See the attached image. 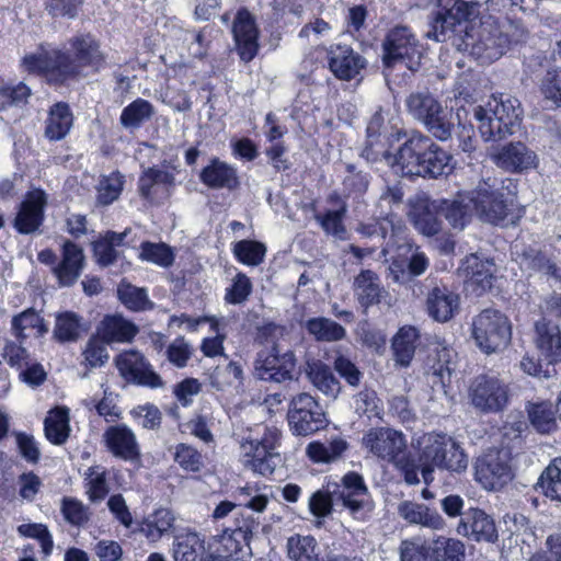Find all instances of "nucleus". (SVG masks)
Returning a JSON list of instances; mask_svg holds the SVG:
<instances>
[{
	"label": "nucleus",
	"instance_id": "obj_1",
	"mask_svg": "<svg viewBox=\"0 0 561 561\" xmlns=\"http://www.w3.org/2000/svg\"><path fill=\"white\" fill-rule=\"evenodd\" d=\"M73 51L70 57L51 44H41L36 51L26 54L21 66L28 73L41 75L53 83H64L81 73L82 68L99 71L105 62L100 43L90 33L77 34L69 39Z\"/></svg>",
	"mask_w": 561,
	"mask_h": 561
},
{
	"label": "nucleus",
	"instance_id": "obj_2",
	"mask_svg": "<svg viewBox=\"0 0 561 561\" xmlns=\"http://www.w3.org/2000/svg\"><path fill=\"white\" fill-rule=\"evenodd\" d=\"M453 156L428 136L412 133L393 156L391 168L403 176L437 179L453 169Z\"/></svg>",
	"mask_w": 561,
	"mask_h": 561
},
{
	"label": "nucleus",
	"instance_id": "obj_3",
	"mask_svg": "<svg viewBox=\"0 0 561 561\" xmlns=\"http://www.w3.org/2000/svg\"><path fill=\"white\" fill-rule=\"evenodd\" d=\"M285 329L274 323H267L260 329L259 336L266 344H271L270 352L261 351L254 360L255 378L282 383L294 379L297 360L290 350H285L284 342Z\"/></svg>",
	"mask_w": 561,
	"mask_h": 561
},
{
	"label": "nucleus",
	"instance_id": "obj_4",
	"mask_svg": "<svg viewBox=\"0 0 561 561\" xmlns=\"http://www.w3.org/2000/svg\"><path fill=\"white\" fill-rule=\"evenodd\" d=\"M523 111L520 102L511 95H493L484 105L473 108V116L482 138L500 140L514 133Z\"/></svg>",
	"mask_w": 561,
	"mask_h": 561
},
{
	"label": "nucleus",
	"instance_id": "obj_5",
	"mask_svg": "<svg viewBox=\"0 0 561 561\" xmlns=\"http://www.w3.org/2000/svg\"><path fill=\"white\" fill-rule=\"evenodd\" d=\"M422 477L426 484L433 481L434 468L460 473L468 467V457L451 437L445 434H427L421 454Z\"/></svg>",
	"mask_w": 561,
	"mask_h": 561
},
{
	"label": "nucleus",
	"instance_id": "obj_6",
	"mask_svg": "<svg viewBox=\"0 0 561 561\" xmlns=\"http://www.w3.org/2000/svg\"><path fill=\"white\" fill-rule=\"evenodd\" d=\"M463 43L471 54L481 62H492L499 59L508 46V37L499 23L488 16L478 24L471 22L465 28Z\"/></svg>",
	"mask_w": 561,
	"mask_h": 561
},
{
	"label": "nucleus",
	"instance_id": "obj_7",
	"mask_svg": "<svg viewBox=\"0 0 561 561\" xmlns=\"http://www.w3.org/2000/svg\"><path fill=\"white\" fill-rule=\"evenodd\" d=\"M421 46L411 28L396 26L390 30L382 42V62L385 76L397 66L410 71H416L421 64Z\"/></svg>",
	"mask_w": 561,
	"mask_h": 561
},
{
	"label": "nucleus",
	"instance_id": "obj_8",
	"mask_svg": "<svg viewBox=\"0 0 561 561\" xmlns=\"http://www.w3.org/2000/svg\"><path fill=\"white\" fill-rule=\"evenodd\" d=\"M477 14V4L465 0H436V11L428 21L425 36L437 43L451 38L462 23Z\"/></svg>",
	"mask_w": 561,
	"mask_h": 561
},
{
	"label": "nucleus",
	"instance_id": "obj_9",
	"mask_svg": "<svg viewBox=\"0 0 561 561\" xmlns=\"http://www.w3.org/2000/svg\"><path fill=\"white\" fill-rule=\"evenodd\" d=\"M409 113L422 122L434 137L444 141L450 138L454 124L451 112L427 91L411 93L405 101Z\"/></svg>",
	"mask_w": 561,
	"mask_h": 561
},
{
	"label": "nucleus",
	"instance_id": "obj_10",
	"mask_svg": "<svg viewBox=\"0 0 561 561\" xmlns=\"http://www.w3.org/2000/svg\"><path fill=\"white\" fill-rule=\"evenodd\" d=\"M472 335L478 347L486 354L505 348L511 341V324L505 314L485 309L472 322Z\"/></svg>",
	"mask_w": 561,
	"mask_h": 561
},
{
	"label": "nucleus",
	"instance_id": "obj_11",
	"mask_svg": "<svg viewBox=\"0 0 561 561\" xmlns=\"http://www.w3.org/2000/svg\"><path fill=\"white\" fill-rule=\"evenodd\" d=\"M277 446L278 434L275 432L265 433L260 439L247 438L240 445V460L244 468L253 472L272 474L280 460Z\"/></svg>",
	"mask_w": 561,
	"mask_h": 561
},
{
	"label": "nucleus",
	"instance_id": "obj_12",
	"mask_svg": "<svg viewBox=\"0 0 561 561\" xmlns=\"http://www.w3.org/2000/svg\"><path fill=\"white\" fill-rule=\"evenodd\" d=\"M287 416L290 430L300 436H308L324 428L328 422L322 407L307 392L293 397Z\"/></svg>",
	"mask_w": 561,
	"mask_h": 561
},
{
	"label": "nucleus",
	"instance_id": "obj_13",
	"mask_svg": "<svg viewBox=\"0 0 561 561\" xmlns=\"http://www.w3.org/2000/svg\"><path fill=\"white\" fill-rule=\"evenodd\" d=\"M471 405L482 413H496L508 403V385L496 376L480 375L468 391Z\"/></svg>",
	"mask_w": 561,
	"mask_h": 561
},
{
	"label": "nucleus",
	"instance_id": "obj_14",
	"mask_svg": "<svg viewBox=\"0 0 561 561\" xmlns=\"http://www.w3.org/2000/svg\"><path fill=\"white\" fill-rule=\"evenodd\" d=\"M363 446L378 459L392 465H403L408 453L405 436L390 427L370 428L363 436Z\"/></svg>",
	"mask_w": 561,
	"mask_h": 561
},
{
	"label": "nucleus",
	"instance_id": "obj_15",
	"mask_svg": "<svg viewBox=\"0 0 561 561\" xmlns=\"http://www.w3.org/2000/svg\"><path fill=\"white\" fill-rule=\"evenodd\" d=\"M403 192L399 186L387 187L380 195L379 208L381 220L362 225L358 231L366 237L386 238L388 230H391V236H399L403 229L402 220L396 215V209L401 207Z\"/></svg>",
	"mask_w": 561,
	"mask_h": 561
},
{
	"label": "nucleus",
	"instance_id": "obj_16",
	"mask_svg": "<svg viewBox=\"0 0 561 561\" xmlns=\"http://www.w3.org/2000/svg\"><path fill=\"white\" fill-rule=\"evenodd\" d=\"M476 479L485 490H499L512 479L506 450L490 449L476 461Z\"/></svg>",
	"mask_w": 561,
	"mask_h": 561
},
{
	"label": "nucleus",
	"instance_id": "obj_17",
	"mask_svg": "<svg viewBox=\"0 0 561 561\" xmlns=\"http://www.w3.org/2000/svg\"><path fill=\"white\" fill-rule=\"evenodd\" d=\"M121 375L128 381L152 389L162 388L164 382L145 356L137 351H128L116 357Z\"/></svg>",
	"mask_w": 561,
	"mask_h": 561
},
{
	"label": "nucleus",
	"instance_id": "obj_18",
	"mask_svg": "<svg viewBox=\"0 0 561 561\" xmlns=\"http://www.w3.org/2000/svg\"><path fill=\"white\" fill-rule=\"evenodd\" d=\"M339 499L351 515L364 520L371 513V500L364 479L356 472H348L342 479Z\"/></svg>",
	"mask_w": 561,
	"mask_h": 561
},
{
	"label": "nucleus",
	"instance_id": "obj_19",
	"mask_svg": "<svg viewBox=\"0 0 561 561\" xmlns=\"http://www.w3.org/2000/svg\"><path fill=\"white\" fill-rule=\"evenodd\" d=\"M232 34L241 60L251 61L259 51V28L254 16L247 9H240L236 13Z\"/></svg>",
	"mask_w": 561,
	"mask_h": 561
},
{
	"label": "nucleus",
	"instance_id": "obj_20",
	"mask_svg": "<svg viewBox=\"0 0 561 561\" xmlns=\"http://www.w3.org/2000/svg\"><path fill=\"white\" fill-rule=\"evenodd\" d=\"M106 449L116 458L128 462L140 460V448L134 432L125 424L112 425L103 433Z\"/></svg>",
	"mask_w": 561,
	"mask_h": 561
},
{
	"label": "nucleus",
	"instance_id": "obj_21",
	"mask_svg": "<svg viewBox=\"0 0 561 561\" xmlns=\"http://www.w3.org/2000/svg\"><path fill=\"white\" fill-rule=\"evenodd\" d=\"M474 214L482 221L493 225L501 224L508 214V205L500 194L493 190L488 183L480 185L472 192Z\"/></svg>",
	"mask_w": 561,
	"mask_h": 561
},
{
	"label": "nucleus",
	"instance_id": "obj_22",
	"mask_svg": "<svg viewBox=\"0 0 561 561\" xmlns=\"http://www.w3.org/2000/svg\"><path fill=\"white\" fill-rule=\"evenodd\" d=\"M493 260L482 259L478 253L467 256L460 270L466 277L468 293L479 297L492 287Z\"/></svg>",
	"mask_w": 561,
	"mask_h": 561
},
{
	"label": "nucleus",
	"instance_id": "obj_23",
	"mask_svg": "<svg viewBox=\"0 0 561 561\" xmlns=\"http://www.w3.org/2000/svg\"><path fill=\"white\" fill-rule=\"evenodd\" d=\"M494 163L512 173H520L534 169L538 164L536 152L520 141L510 142L493 154Z\"/></svg>",
	"mask_w": 561,
	"mask_h": 561
},
{
	"label": "nucleus",
	"instance_id": "obj_24",
	"mask_svg": "<svg viewBox=\"0 0 561 561\" xmlns=\"http://www.w3.org/2000/svg\"><path fill=\"white\" fill-rule=\"evenodd\" d=\"M366 133L367 139L362 157L368 162L378 161L383 158L390 164L393 156L389 154L386 149L388 125L386 124L385 113L381 110L371 116Z\"/></svg>",
	"mask_w": 561,
	"mask_h": 561
},
{
	"label": "nucleus",
	"instance_id": "obj_25",
	"mask_svg": "<svg viewBox=\"0 0 561 561\" xmlns=\"http://www.w3.org/2000/svg\"><path fill=\"white\" fill-rule=\"evenodd\" d=\"M457 533L476 541L494 542L497 539L494 520L480 508L463 512Z\"/></svg>",
	"mask_w": 561,
	"mask_h": 561
},
{
	"label": "nucleus",
	"instance_id": "obj_26",
	"mask_svg": "<svg viewBox=\"0 0 561 561\" xmlns=\"http://www.w3.org/2000/svg\"><path fill=\"white\" fill-rule=\"evenodd\" d=\"M365 66V58L347 45L332 46L329 51L330 70L341 80L355 78Z\"/></svg>",
	"mask_w": 561,
	"mask_h": 561
},
{
	"label": "nucleus",
	"instance_id": "obj_27",
	"mask_svg": "<svg viewBox=\"0 0 561 561\" xmlns=\"http://www.w3.org/2000/svg\"><path fill=\"white\" fill-rule=\"evenodd\" d=\"M45 205L46 195L43 191L28 193L14 220L16 230L25 234L36 231L42 225Z\"/></svg>",
	"mask_w": 561,
	"mask_h": 561
},
{
	"label": "nucleus",
	"instance_id": "obj_28",
	"mask_svg": "<svg viewBox=\"0 0 561 561\" xmlns=\"http://www.w3.org/2000/svg\"><path fill=\"white\" fill-rule=\"evenodd\" d=\"M201 182L211 190L227 188L232 191L240 184L238 170L234 165L213 158L199 173Z\"/></svg>",
	"mask_w": 561,
	"mask_h": 561
},
{
	"label": "nucleus",
	"instance_id": "obj_29",
	"mask_svg": "<svg viewBox=\"0 0 561 561\" xmlns=\"http://www.w3.org/2000/svg\"><path fill=\"white\" fill-rule=\"evenodd\" d=\"M438 201L428 197H419L410 209V218L421 233L425 236H434L440 229L438 215H442Z\"/></svg>",
	"mask_w": 561,
	"mask_h": 561
},
{
	"label": "nucleus",
	"instance_id": "obj_30",
	"mask_svg": "<svg viewBox=\"0 0 561 561\" xmlns=\"http://www.w3.org/2000/svg\"><path fill=\"white\" fill-rule=\"evenodd\" d=\"M535 342L549 364L561 362V330L546 318L535 323Z\"/></svg>",
	"mask_w": 561,
	"mask_h": 561
},
{
	"label": "nucleus",
	"instance_id": "obj_31",
	"mask_svg": "<svg viewBox=\"0 0 561 561\" xmlns=\"http://www.w3.org/2000/svg\"><path fill=\"white\" fill-rule=\"evenodd\" d=\"M252 536L249 525L239 526L234 529H225L221 535L214 537L209 543V550L217 556L224 557L225 561H230L237 554L243 545H248Z\"/></svg>",
	"mask_w": 561,
	"mask_h": 561
},
{
	"label": "nucleus",
	"instance_id": "obj_32",
	"mask_svg": "<svg viewBox=\"0 0 561 561\" xmlns=\"http://www.w3.org/2000/svg\"><path fill=\"white\" fill-rule=\"evenodd\" d=\"M438 204L442 215L457 230H462L474 213L472 192L458 194L451 201L438 199Z\"/></svg>",
	"mask_w": 561,
	"mask_h": 561
},
{
	"label": "nucleus",
	"instance_id": "obj_33",
	"mask_svg": "<svg viewBox=\"0 0 561 561\" xmlns=\"http://www.w3.org/2000/svg\"><path fill=\"white\" fill-rule=\"evenodd\" d=\"M138 328L122 316H106L96 328V334L106 343H129Z\"/></svg>",
	"mask_w": 561,
	"mask_h": 561
},
{
	"label": "nucleus",
	"instance_id": "obj_34",
	"mask_svg": "<svg viewBox=\"0 0 561 561\" xmlns=\"http://www.w3.org/2000/svg\"><path fill=\"white\" fill-rule=\"evenodd\" d=\"M208 551L204 538L196 531L187 529L174 537V561H204Z\"/></svg>",
	"mask_w": 561,
	"mask_h": 561
},
{
	"label": "nucleus",
	"instance_id": "obj_35",
	"mask_svg": "<svg viewBox=\"0 0 561 561\" xmlns=\"http://www.w3.org/2000/svg\"><path fill=\"white\" fill-rule=\"evenodd\" d=\"M354 295L358 304L367 309L370 306L381 302L387 296L386 289L381 286L378 275L369 270L362 271L354 280Z\"/></svg>",
	"mask_w": 561,
	"mask_h": 561
},
{
	"label": "nucleus",
	"instance_id": "obj_36",
	"mask_svg": "<svg viewBox=\"0 0 561 561\" xmlns=\"http://www.w3.org/2000/svg\"><path fill=\"white\" fill-rule=\"evenodd\" d=\"M89 331L88 322L73 311L56 314L53 337L59 343H75Z\"/></svg>",
	"mask_w": 561,
	"mask_h": 561
},
{
	"label": "nucleus",
	"instance_id": "obj_37",
	"mask_svg": "<svg viewBox=\"0 0 561 561\" xmlns=\"http://www.w3.org/2000/svg\"><path fill=\"white\" fill-rule=\"evenodd\" d=\"M73 126V114L65 102L54 104L45 122L44 135L50 141L64 139Z\"/></svg>",
	"mask_w": 561,
	"mask_h": 561
},
{
	"label": "nucleus",
	"instance_id": "obj_38",
	"mask_svg": "<svg viewBox=\"0 0 561 561\" xmlns=\"http://www.w3.org/2000/svg\"><path fill=\"white\" fill-rule=\"evenodd\" d=\"M306 374L311 383L330 400H335L341 391V383L331 368L319 359L308 360Z\"/></svg>",
	"mask_w": 561,
	"mask_h": 561
},
{
	"label": "nucleus",
	"instance_id": "obj_39",
	"mask_svg": "<svg viewBox=\"0 0 561 561\" xmlns=\"http://www.w3.org/2000/svg\"><path fill=\"white\" fill-rule=\"evenodd\" d=\"M34 332L37 337H42L48 332V327L44 319L34 309H27L14 316L11 320V333L20 343Z\"/></svg>",
	"mask_w": 561,
	"mask_h": 561
},
{
	"label": "nucleus",
	"instance_id": "obj_40",
	"mask_svg": "<svg viewBox=\"0 0 561 561\" xmlns=\"http://www.w3.org/2000/svg\"><path fill=\"white\" fill-rule=\"evenodd\" d=\"M457 308L458 296L446 288L435 287L427 296L426 309L428 316L435 321H448Z\"/></svg>",
	"mask_w": 561,
	"mask_h": 561
},
{
	"label": "nucleus",
	"instance_id": "obj_41",
	"mask_svg": "<svg viewBox=\"0 0 561 561\" xmlns=\"http://www.w3.org/2000/svg\"><path fill=\"white\" fill-rule=\"evenodd\" d=\"M173 183L174 176L170 172L158 168H148L139 178L138 191L144 198L152 201L160 191L167 192Z\"/></svg>",
	"mask_w": 561,
	"mask_h": 561
},
{
	"label": "nucleus",
	"instance_id": "obj_42",
	"mask_svg": "<svg viewBox=\"0 0 561 561\" xmlns=\"http://www.w3.org/2000/svg\"><path fill=\"white\" fill-rule=\"evenodd\" d=\"M416 328L408 325L402 327L392 339V352L396 363L402 367L410 366L419 340Z\"/></svg>",
	"mask_w": 561,
	"mask_h": 561
},
{
	"label": "nucleus",
	"instance_id": "obj_43",
	"mask_svg": "<svg viewBox=\"0 0 561 561\" xmlns=\"http://www.w3.org/2000/svg\"><path fill=\"white\" fill-rule=\"evenodd\" d=\"M61 262L54 267L60 285L70 286L79 277L83 266L81 248H61Z\"/></svg>",
	"mask_w": 561,
	"mask_h": 561
},
{
	"label": "nucleus",
	"instance_id": "obj_44",
	"mask_svg": "<svg viewBox=\"0 0 561 561\" xmlns=\"http://www.w3.org/2000/svg\"><path fill=\"white\" fill-rule=\"evenodd\" d=\"M69 410L65 407H58L49 411L44 421V431L46 438L55 444L62 445L69 437Z\"/></svg>",
	"mask_w": 561,
	"mask_h": 561
},
{
	"label": "nucleus",
	"instance_id": "obj_45",
	"mask_svg": "<svg viewBox=\"0 0 561 561\" xmlns=\"http://www.w3.org/2000/svg\"><path fill=\"white\" fill-rule=\"evenodd\" d=\"M209 385L217 391L238 390L243 385V369L237 362L217 366L209 375Z\"/></svg>",
	"mask_w": 561,
	"mask_h": 561
},
{
	"label": "nucleus",
	"instance_id": "obj_46",
	"mask_svg": "<svg viewBox=\"0 0 561 561\" xmlns=\"http://www.w3.org/2000/svg\"><path fill=\"white\" fill-rule=\"evenodd\" d=\"M174 514L164 507L156 510L141 524L140 533L150 541H158L174 524Z\"/></svg>",
	"mask_w": 561,
	"mask_h": 561
},
{
	"label": "nucleus",
	"instance_id": "obj_47",
	"mask_svg": "<svg viewBox=\"0 0 561 561\" xmlns=\"http://www.w3.org/2000/svg\"><path fill=\"white\" fill-rule=\"evenodd\" d=\"M153 114V105L149 101L138 98L123 108L119 123L124 128L135 130L149 121Z\"/></svg>",
	"mask_w": 561,
	"mask_h": 561
},
{
	"label": "nucleus",
	"instance_id": "obj_48",
	"mask_svg": "<svg viewBox=\"0 0 561 561\" xmlns=\"http://www.w3.org/2000/svg\"><path fill=\"white\" fill-rule=\"evenodd\" d=\"M117 297L126 308L133 311H145L153 308V302L149 299L147 290L136 287L125 279L117 286Z\"/></svg>",
	"mask_w": 561,
	"mask_h": 561
},
{
	"label": "nucleus",
	"instance_id": "obj_49",
	"mask_svg": "<svg viewBox=\"0 0 561 561\" xmlns=\"http://www.w3.org/2000/svg\"><path fill=\"white\" fill-rule=\"evenodd\" d=\"M432 561H462L465 545L457 539L438 537L430 547Z\"/></svg>",
	"mask_w": 561,
	"mask_h": 561
},
{
	"label": "nucleus",
	"instance_id": "obj_50",
	"mask_svg": "<svg viewBox=\"0 0 561 561\" xmlns=\"http://www.w3.org/2000/svg\"><path fill=\"white\" fill-rule=\"evenodd\" d=\"M346 448L347 443L344 439L335 438L328 443H310L307 454L316 462H331L339 459Z\"/></svg>",
	"mask_w": 561,
	"mask_h": 561
},
{
	"label": "nucleus",
	"instance_id": "obj_51",
	"mask_svg": "<svg viewBox=\"0 0 561 561\" xmlns=\"http://www.w3.org/2000/svg\"><path fill=\"white\" fill-rule=\"evenodd\" d=\"M538 485L546 496L561 502V457L554 458L542 471Z\"/></svg>",
	"mask_w": 561,
	"mask_h": 561
},
{
	"label": "nucleus",
	"instance_id": "obj_52",
	"mask_svg": "<svg viewBox=\"0 0 561 561\" xmlns=\"http://www.w3.org/2000/svg\"><path fill=\"white\" fill-rule=\"evenodd\" d=\"M306 328L319 341L333 342L345 336V329L328 318H312L308 320Z\"/></svg>",
	"mask_w": 561,
	"mask_h": 561
},
{
	"label": "nucleus",
	"instance_id": "obj_53",
	"mask_svg": "<svg viewBox=\"0 0 561 561\" xmlns=\"http://www.w3.org/2000/svg\"><path fill=\"white\" fill-rule=\"evenodd\" d=\"M287 549L288 557L294 561H322L317 551V541L312 537H290L287 541Z\"/></svg>",
	"mask_w": 561,
	"mask_h": 561
},
{
	"label": "nucleus",
	"instance_id": "obj_54",
	"mask_svg": "<svg viewBox=\"0 0 561 561\" xmlns=\"http://www.w3.org/2000/svg\"><path fill=\"white\" fill-rule=\"evenodd\" d=\"M123 179L124 176L119 172L102 176L96 186L98 204L107 206L116 201L123 191Z\"/></svg>",
	"mask_w": 561,
	"mask_h": 561
},
{
	"label": "nucleus",
	"instance_id": "obj_55",
	"mask_svg": "<svg viewBox=\"0 0 561 561\" xmlns=\"http://www.w3.org/2000/svg\"><path fill=\"white\" fill-rule=\"evenodd\" d=\"M528 415L531 425L541 434L551 433L557 428L556 411L549 402L533 404Z\"/></svg>",
	"mask_w": 561,
	"mask_h": 561
},
{
	"label": "nucleus",
	"instance_id": "obj_56",
	"mask_svg": "<svg viewBox=\"0 0 561 561\" xmlns=\"http://www.w3.org/2000/svg\"><path fill=\"white\" fill-rule=\"evenodd\" d=\"M174 461L185 471L198 472L204 467L202 454L187 444H178L174 447Z\"/></svg>",
	"mask_w": 561,
	"mask_h": 561
},
{
	"label": "nucleus",
	"instance_id": "obj_57",
	"mask_svg": "<svg viewBox=\"0 0 561 561\" xmlns=\"http://www.w3.org/2000/svg\"><path fill=\"white\" fill-rule=\"evenodd\" d=\"M252 291V284L250 278L243 274L238 273L230 287L226 289L225 301L230 305L243 304Z\"/></svg>",
	"mask_w": 561,
	"mask_h": 561
},
{
	"label": "nucleus",
	"instance_id": "obj_58",
	"mask_svg": "<svg viewBox=\"0 0 561 561\" xmlns=\"http://www.w3.org/2000/svg\"><path fill=\"white\" fill-rule=\"evenodd\" d=\"M106 343L95 333L91 336L83 351V357L87 364L92 367H101L108 359Z\"/></svg>",
	"mask_w": 561,
	"mask_h": 561
},
{
	"label": "nucleus",
	"instance_id": "obj_59",
	"mask_svg": "<svg viewBox=\"0 0 561 561\" xmlns=\"http://www.w3.org/2000/svg\"><path fill=\"white\" fill-rule=\"evenodd\" d=\"M18 533L21 536L35 538L41 542L44 554L51 553L54 542L50 533L43 524H22L18 527Z\"/></svg>",
	"mask_w": 561,
	"mask_h": 561
},
{
	"label": "nucleus",
	"instance_id": "obj_60",
	"mask_svg": "<svg viewBox=\"0 0 561 561\" xmlns=\"http://www.w3.org/2000/svg\"><path fill=\"white\" fill-rule=\"evenodd\" d=\"M22 344L23 343L18 341H5L3 346V358L11 367L16 368L18 370L23 368L33 359L28 351L23 347Z\"/></svg>",
	"mask_w": 561,
	"mask_h": 561
},
{
	"label": "nucleus",
	"instance_id": "obj_61",
	"mask_svg": "<svg viewBox=\"0 0 561 561\" xmlns=\"http://www.w3.org/2000/svg\"><path fill=\"white\" fill-rule=\"evenodd\" d=\"M345 213V206H341L339 209L329 210L324 216H316V219L320 222L321 227L328 234H332L337 239H343L345 229L342 222Z\"/></svg>",
	"mask_w": 561,
	"mask_h": 561
},
{
	"label": "nucleus",
	"instance_id": "obj_62",
	"mask_svg": "<svg viewBox=\"0 0 561 561\" xmlns=\"http://www.w3.org/2000/svg\"><path fill=\"white\" fill-rule=\"evenodd\" d=\"M541 92L547 100L561 106V68L547 71L541 82Z\"/></svg>",
	"mask_w": 561,
	"mask_h": 561
},
{
	"label": "nucleus",
	"instance_id": "obj_63",
	"mask_svg": "<svg viewBox=\"0 0 561 561\" xmlns=\"http://www.w3.org/2000/svg\"><path fill=\"white\" fill-rule=\"evenodd\" d=\"M61 512L65 519L72 525L80 526L89 520L87 507L76 499L65 497L62 500Z\"/></svg>",
	"mask_w": 561,
	"mask_h": 561
},
{
	"label": "nucleus",
	"instance_id": "obj_64",
	"mask_svg": "<svg viewBox=\"0 0 561 561\" xmlns=\"http://www.w3.org/2000/svg\"><path fill=\"white\" fill-rule=\"evenodd\" d=\"M192 353V346L182 336L176 337L167 348L168 359L179 368L186 366Z\"/></svg>",
	"mask_w": 561,
	"mask_h": 561
}]
</instances>
